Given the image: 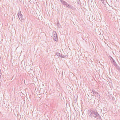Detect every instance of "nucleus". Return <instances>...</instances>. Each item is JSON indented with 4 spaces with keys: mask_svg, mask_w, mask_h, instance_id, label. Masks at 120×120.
<instances>
[{
    "mask_svg": "<svg viewBox=\"0 0 120 120\" xmlns=\"http://www.w3.org/2000/svg\"><path fill=\"white\" fill-rule=\"evenodd\" d=\"M53 39L56 41L58 40L57 35L56 32H53Z\"/></svg>",
    "mask_w": 120,
    "mask_h": 120,
    "instance_id": "1",
    "label": "nucleus"
}]
</instances>
